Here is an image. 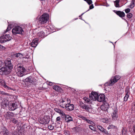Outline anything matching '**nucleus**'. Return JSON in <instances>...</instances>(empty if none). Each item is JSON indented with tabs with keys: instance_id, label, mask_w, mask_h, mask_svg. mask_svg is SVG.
I'll list each match as a JSON object with an SVG mask.
<instances>
[{
	"instance_id": "1",
	"label": "nucleus",
	"mask_w": 135,
	"mask_h": 135,
	"mask_svg": "<svg viewBox=\"0 0 135 135\" xmlns=\"http://www.w3.org/2000/svg\"><path fill=\"white\" fill-rule=\"evenodd\" d=\"M17 71V74L20 77H22L27 74L26 70L20 64H18L16 66Z\"/></svg>"
},
{
	"instance_id": "2",
	"label": "nucleus",
	"mask_w": 135,
	"mask_h": 135,
	"mask_svg": "<svg viewBox=\"0 0 135 135\" xmlns=\"http://www.w3.org/2000/svg\"><path fill=\"white\" fill-rule=\"evenodd\" d=\"M12 32L14 35H16L17 34L22 35L24 33L22 28L18 26L15 27L12 29Z\"/></svg>"
},
{
	"instance_id": "3",
	"label": "nucleus",
	"mask_w": 135,
	"mask_h": 135,
	"mask_svg": "<svg viewBox=\"0 0 135 135\" xmlns=\"http://www.w3.org/2000/svg\"><path fill=\"white\" fill-rule=\"evenodd\" d=\"M49 18V16L48 14L44 13L39 18V22L41 23H45L47 22Z\"/></svg>"
},
{
	"instance_id": "4",
	"label": "nucleus",
	"mask_w": 135,
	"mask_h": 135,
	"mask_svg": "<svg viewBox=\"0 0 135 135\" xmlns=\"http://www.w3.org/2000/svg\"><path fill=\"white\" fill-rule=\"evenodd\" d=\"M120 78L121 77L119 75H116L112 77L111 79L109 82L106 83L105 85L109 86H112L114 84L117 82Z\"/></svg>"
},
{
	"instance_id": "5",
	"label": "nucleus",
	"mask_w": 135,
	"mask_h": 135,
	"mask_svg": "<svg viewBox=\"0 0 135 135\" xmlns=\"http://www.w3.org/2000/svg\"><path fill=\"white\" fill-rule=\"evenodd\" d=\"M38 121L42 124H47L50 121L49 117L47 116H45L43 118L38 119Z\"/></svg>"
},
{
	"instance_id": "6",
	"label": "nucleus",
	"mask_w": 135,
	"mask_h": 135,
	"mask_svg": "<svg viewBox=\"0 0 135 135\" xmlns=\"http://www.w3.org/2000/svg\"><path fill=\"white\" fill-rule=\"evenodd\" d=\"M80 107L83 109H85L86 111L90 113H92V109L90 105H85L83 103H81Z\"/></svg>"
},
{
	"instance_id": "7",
	"label": "nucleus",
	"mask_w": 135,
	"mask_h": 135,
	"mask_svg": "<svg viewBox=\"0 0 135 135\" xmlns=\"http://www.w3.org/2000/svg\"><path fill=\"white\" fill-rule=\"evenodd\" d=\"M11 39L9 35H7L5 36H2L0 37V43H2L7 41H9Z\"/></svg>"
},
{
	"instance_id": "8",
	"label": "nucleus",
	"mask_w": 135,
	"mask_h": 135,
	"mask_svg": "<svg viewBox=\"0 0 135 135\" xmlns=\"http://www.w3.org/2000/svg\"><path fill=\"white\" fill-rule=\"evenodd\" d=\"M5 64L6 67H7L9 70L13 68V65L11 63V60L9 58H7L5 61Z\"/></svg>"
},
{
	"instance_id": "9",
	"label": "nucleus",
	"mask_w": 135,
	"mask_h": 135,
	"mask_svg": "<svg viewBox=\"0 0 135 135\" xmlns=\"http://www.w3.org/2000/svg\"><path fill=\"white\" fill-rule=\"evenodd\" d=\"M10 72L8 70L7 67H4L0 69V74L1 75H4L8 74Z\"/></svg>"
},
{
	"instance_id": "10",
	"label": "nucleus",
	"mask_w": 135,
	"mask_h": 135,
	"mask_svg": "<svg viewBox=\"0 0 135 135\" xmlns=\"http://www.w3.org/2000/svg\"><path fill=\"white\" fill-rule=\"evenodd\" d=\"M98 95V93L92 91L89 95V98L91 100L96 101L97 100Z\"/></svg>"
},
{
	"instance_id": "11",
	"label": "nucleus",
	"mask_w": 135,
	"mask_h": 135,
	"mask_svg": "<svg viewBox=\"0 0 135 135\" xmlns=\"http://www.w3.org/2000/svg\"><path fill=\"white\" fill-rule=\"evenodd\" d=\"M25 81L26 82H29L30 83H32L35 84L37 80L36 79L33 78L32 76H30L26 78L25 79Z\"/></svg>"
},
{
	"instance_id": "12",
	"label": "nucleus",
	"mask_w": 135,
	"mask_h": 135,
	"mask_svg": "<svg viewBox=\"0 0 135 135\" xmlns=\"http://www.w3.org/2000/svg\"><path fill=\"white\" fill-rule=\"evenodd\" d=\"M118 110L116 108H115L114 110L113 111L112 114V119L114 120H117L118 116L117 115Z\"/></svg>"
},
{
	"instance_id": "13",
	"label": "nucleus",
	"mask_w": 135,
	"mask_h": 135,
	"mask_svg": "<svg viewBox=\"0 0 135 135\" xmlns=\"http://www.w3.org/2000/svg\"><path fill=\"white\" fill-rule=\"evenodd\" d=\"M105 96L103 94H101L98 95L97 98V100L100 102H103L105 100Z\"/></svg>"
},
{
	"instance_id": "14",
	"label": "nucleus",
	"mask_w": 135,
	"mask_h": 135,
	"mask_svg": "<svg viewBox=\"0 0 135 135\" xmlns=\"http://www.w3.org/2000/svg\"><path fill=\"white\" fill-rule=\"evenodd\" d=\"M109 107V105L107 103H104L101 106V109L102 110L104 111H107Z\"/></svg>"
},
{
	"instance_id": "15",
	"label": "nucleus",
	"mask_w": 135,
	"mask_h": 135,
	"mask_svg": "<svg viewBox=\"0 0 135 135\" xmlns=\"http://www.w3.org/2000/svg\"><path fill=\"white\" fill-rule=\"evenodd\" d=\"M113 12L120 17L122 18L125 16L124 12L119 11L113 10Z\"/></svg>"
},
{
	"instance_id": "16",
	"label": "nucleus",
	"mask_w": 135,
	"mask_h": 135,
	"mask_svg": "<svg viewBox=\"0 0 135 135\" xmlns=\"http://www.w3.org/2000/svg\"><path fill=\"white\" fill-rule=\"evenodd\" d=\"M8 101L7 99H3L1 103L2 107L3 108L7 107L8 105H9V104H8Z\"/></svg>"
},
{
	"instance_id": "17",
	"label": "nucleus",
	"mask_w": 135,
	"mask_h": 135,
	"mask_svg": "<svg viewBox=\"0 0 135 135\" xmlns=\"http://www.w3.org/2000/svg\"><path fill=\"white\" fill-rule=\"evenodd\" d=\"M62 117L63 118H64L65 121L67 122L72 121L73 120V118L71 116L69 115H66L65 114V115L63 116Z\"/></svg>"
},
{
	"instance_id": "18",
	"label": "nucleus",
	"mask_w": 135,
	"mask_h": 135,
	"mask_svg": "<svg viewBox=\"0 0 135 135\" xmlns=\"http://www.w3.org/2000/svg\"><path fill=\"white\" fill-rule=\"evenodd\" d=\"M79 117L83 120H85L86 122L90 124L93 125V124H94L93 122L90 120L87 119L86 117H84L82 115H79Z\"/></svg>"
},
{
	"instance_id": "19",
	"label": "nucleus",
	"mask_w": 135,
	"mask_h": 135,
	"mask_svg": "<svg viewBox=\"0 0 135 135\" xmlns=\"http://www.w3.org/2000/svg\"><path fill=\"white\" fill-rule=\"evenodd\" d=\"M9 105V109L11 110H14L17 108V105L16 103H12L11 104Z\"/></svg>"
},
{
	"instance_id": "20",
	"label": "nucleus",
	"mask_w": 135,
	"mask_h": 135,
	"mask_svg": "<svg viewBox=\"0 0 135 135\" xmlns=\"http://www.w3.org/2000/svg\"><path fill=\"white\" fill-rule=\"evenodd\" d=\"M74 108V105L73 104L69 103H67L66 105L65 109L67 110L72 111L73 110Z\"/></svg>"
},
{
	"instance_id": "21",
	"label": "nucleus",
	"mask_w": 135,
	"mask_h": 135,
	"mask_svg": "<svg viewBox=\"0 0 135 135\" xmlns=\"http://www.w3.org/2000/svg\"><path fill=\"white\" fill-rule=\"evenodd\" d=\"M67 101H64L62 100L59 103V105L61 108H65L66 106V105L67 104Z\"/></svg>"
},
{
	"instance_id": "22",
	"label": "nucleus",
	"mask_w": 135,
	"mask_h": 135,
	"mask_svg": "<svg viewBox=\"0 0 135 135\" xmlns=\"http://www.w3.org/2000/svg\"><path fill=\"white\" fill-rule=\"evenodd\" d=\"M0 82L1 85L3 86L4 88L7 89H11V88L10 87L7 86L5 83L4 81L3 80H0Z\"/></svg>"
},
{
	"instance_id": "23",
	"label": "nucleus",
	"mask_w": 135,
	"mask_h": 135,
	"mask_svg": "<svg viewBox=\"0 0 135 135\" xmlns=\"http://www.w3.org/2000/svg\"><path fill=\"white\" fill-rule=\"evenodd\" d=\"M54 110L56 112L59 113L62 116L65 115V113L61 110L57 108H55L54 109Z\"/></svg>"
},
{
	"instance_id": "24",
	"label": "nucleus",
	"mask_w": 135,
	"mask_h": 135,
	"mask_svg": "<svg viewBox=\"0 0 135 135\" xmlns=\"http://www.w3.org/2000/svg\"><path fill=\"white\" fill-rule=\"evenodd\" d=\"M38 40H33L30 44V45L33 47H35L38 44Z\"/></svg>"
},
{
	"instance_id": "25",
	"label": "nucleus",
	"mask_w": 135,
	"mask_h": 135,
	"mask_svg": "<svg viewBox=\"0 0 135 135\" xmlns=\"http://www.w3.org/2000/svg\"><path fill=\"white\" fill-rule=\"evenodd\" d=\"M125 92L126 94V95L124 97V100L125 101H126L127 100L129 97V93H128V91L127 89L125 90Z\"/></svg>"
},
{
	"instance_id": "26",
	"label": "nucleus",
	"mask_w": 135,
	"mask_h": 135,
	"mask_svg": "<svg viewBox=\"0 0 135 135\" xmlns=\"http://www.w3.org/2000/svg\"><path fill=\"white\" fill-rule=\"evenodd\" d=\"M6 117L7 119H10L13 117V115L12 113H7L6 114Z\"/></svg>"
},
{
	"instance_id": "27",
	"label": "nucleus",
	"mask_w": 135,
	"mask_h": 135,
	"mask_svg": "<svg viewBox=\"0 0 135 135\" xmlns=\"http://www.w3.org/2000/svg\"><path fill=\"white\" fill-rule=\"evenodd\" d=\"M135 0H132L130 4L129 5V7L132 9L134 6V5L135 4Z\"/></svg>"
},
{
	"instance_id": "28",
	"label": "nucleus",
	"mask_w": 135,
	"mask_h": 135,
	"mask_svg": "<svg viewBox=\"0 0 135 135\" xmlns=\"http://www.w3.org/2000/svg\"><path fill=\"white\" fill-rule=\"evenodd\" d=\"M37 35L41 37H44L45 36L44 33L43 31H41L38 33Z\"/></svg>"
},
{
	"instance_id": "29",
	"label": "nucleus",
	"mask_w": 135,
	"mask_h": 135,
	"mask_svg": "<svg viewBox=\"0 0 135 135\" xmlns=\"http://www.w3.org/2000/svg\"><path fill=\"white\" fill-rule=\"evenodd\" d=\"M53 89L56 91L60 90L61 89L60 87L57 85H55L53 86Z\"/></svg>"
},
{
	"instance_id": "30",
	"label": "nucleus",
	"mask_w": 135,
	"mask_h": 135,
	"mask_svg": "<svg viewBox=\"0 0 135 135\" xmlns=\"http://www.w3.org/2000/svg\"><path fill=\"white\" fill-rule=\"evenodd\" d=\"M119 0H117L115 1L114 2V5L115 7H120L119 4Z\"/></svg>"
},
{
	"instance_id": "31",
	"label": "nucleus",
	"mask_w": 135,
	"mask_h": 135,
	"mask_svg": "<svg viewBox=\"0 0 135 135\" xmlns=\"http://www.w3.org/2000/svg\"><path fill=\"white\" fill-rule=\"evenodd\" d=\"M84 100L87 103H90L91 102V99L89 98H88L86 97L83 98Z\"/></svg>"
},
{
	"instance_id": "32",
	"label": "nucleus",
	"mask_w": 135,
	"mask_h": 135,
	"mask_svg": "<svg viewBox=\"0 0 135 135\" xmlns=\"http://www.w3.org/2000/svg\"><path fill=\"white\" fill-rule=\"evenodd\" d=\"M126 129L125 128H123L122 131V135H126L127 134Z\"/></svg>"
},
{
	"instance_id": "33",
	"label": "nucleus",
	"mask_w": 135,
	"mask_h": 135,
	"mask_svg": "<svg viewBox=\"0 0 135 135\" xmlns=\"http://www.w3.org/2000/svg\"><path fill=\"white\" fill-rule=\"evenodd\" d=\"M97 127L99 130L102 132H103V130L105 129H104L103 128L102 126H97Z\"/></svg>"
},
{
	"instance_id": "34",
	"label": "nucleus",
	"mask_w": 135,
	"mask_h": 135,
	"mask_svg": "<svg viewBox=\"0 0 135 135\" xmlns=\"http://www.w3.org/2000/svg\"><path fill=\"white\" fill-rule=\"evenodd\" d=\"M102 122L104 123H107L108 122V121L107 118H102Z\"/></svg>"
},
{
	"instance_id": "35",
	"label": "nucleus",
	"mask_w": 135,
	"mask_h": 135,
	"mask_svg": "<svg viewBox=\"0 0 135 135\" xmlns=\"http://www.w3.org/2000/svg\"><path fill=\"white\" fill-rule=\"evenodd\" d=\"M89 128L91 130L94 131H96L95 129V128L91 125H89Z\"/></svg>"
},
{
	"instance_id": "36",
	"label": "nucleus",
	"mask_w": 135,
	"mask_h": 135,
	"mask_svg": "<svg viewBox=\"0 0 135 135\" xmlns=\"http://www.w3.org/2000/svg\"><path fill=\"white\" fill-rule=\"evenodd\" d=\"M102 132L104 133L106 135H109L110 134H109L105 129L103 130Z\"/></svg>"
},
{
	"instance_id": "37",
	"label": "nucleus",
	"mask_w": 135,
	"mask_h": 135,
	"mask_svg": "<svg viewBox=\"0 0 135 135\" xmlns=\"http://www.w3.org/2000/svg\"><path fill=\"white\" fill-rule=\"evenodd\" d=\"M115 126L112 125H110L107 128L108 129H109L111 128H115Z\"/></svg>"
},
{
	"instance_id": "38",
	"label": "nucleus",
	"mask_w": 135,
	"mask_h": 135,
	"mask_svg": "<svg viewBox=\"0 0 135 135\" xmlns=\"http://www.w3.org/2000/svg\"><path fill=\"white\" fill-rule=\"evenodd\" d=\"M23 55L20 53H18L16 55V56L17 57H22Z\"/></svg>"
},
{
	"instance_id": "39",
	"label": "nucleus",
	"mask_w": 135,
	"mask_h": 135,
	"mask_svg": "<svg viewBox=\"0 0 135 135\" xmlns=\"http://www.w3.org/2000/svg\"><path fill=\"white\" fill-rule=\"evenodd\" d=\"M2 133L5 135H7L8 133V131L7 130H6L5 131L2 132Z\"/></svg>"
},
{
	"instance_id": "40",
	"label": "nucleus",
	"mask_w": 135,
	"mask_h": 135,
	"mask_svg": "<svg viewBox=\"0 0 135 135\" xmlns=\"http://www.w3.org/2000/svg\"><path fill=\"white\" fill-rule=\"evenodd\" d=\"M48 128L51 130L53 129L54 128V126L52 125H50L48 126Z\"/></svg>"
},
{
	"instance_id": "41",
	"label": "nucleus",
	"mask_w": 135,
	"mask_h": 135,
	"mask_svg": "<svg viewBox=\"0 0 135 135\" xmlns=\"http://www.w3.org/2000/svg\"><path fill=\"white\" fill-rule=\"evenodd\" d=\"M132 14L131 13H129L127 15V17L129 18H131L132 17Z\"/></svg>"
},
{
	"instance_id": "42",
	"label": "nucleus",
	"mask_w": 135,
	"mask_h": 135,
	"mask_svg": "<svg viewBox=\"0 0 135 135\" xmlns=\"http://www.w3.org/2000/svg\"><path fill=\"white\" fill-rule=\"evenodd\" d=\"M133 130H132V129H129V131H130L132 133H135V125L133 126Z\"/></svg>"
},
{
	"instance_id": "43",
	"label": "nucleus",
	"mask_w": 135,
	"mask_h": 135,
	"mask_svg": "<svg viewBox=\"0 0 135 135\" xmlns=\"http://www.w3.org/2000/svg\"><path fill=\"white\" fill-rule=\"evenodd\" d=\"M130 11V9L127 8L125 9V12L126 13H128Z\"/></svg>"
},
{
	"instance_id": "44",
	"label": "nucleus",
	"mask_w": 135,
	"mask_h": 135,
	"mask_svg": "<svg viewBox=\"0 0 135 135\" xmlns=\"http://www.w3.org/2000/svg\"><path fill=\"white\" fill-rule=\"evenodd\" d=\"M0 94H1L3 95H7V94L5 93L4 91H0Z\"/></svg>"
},
{
	"instance_id": "45",
	"label": "nucleus",
	"mask_w": 135,
	"mask_h": 135,
	"mask_svg": "<svg viewBox=\"0 0 135 135\" xmlns=\"http://www.w3.org/2000/svg\"><path fill=\"white\" fill-rule=\"evenodd\" d=\"M12 121L13 122V123H16L17 122V120H16L14 118L12 120Z\"/></svg>"
},
{
	"instance_id": "46",
	"label": "nucleus",
	"mask_w": 135,
	"mask_h": 135,
	"mask_svg": "<svg viewBox=\"0 0 135 135\" xmlns=\"http://www.w3.org/2000/svg\"><path fill=\"white\" fill-rule=\"evenodd\" d=\"M87 2L89 5L92 3V1L91 0H88Z\"/></svg>"
},
{
	"instance_id": "47",
	"label": "nucleus",
	"mask_w": 135,
	"mask_h": 135,
	"mask_svg": "<svg viewBox=\"0 0 135 135\" xmlns=\"http://www.w3.org/2000/svg\"><path fill=\"white\" fill-rule=\"evenodd\" d=\"M11 27L10 25H9L7 27V29H6V31H9L11 29Z\"/></svg>"
},
{
	"instance_id": "48",
	"label": "nucleus",
	"mask_w": 135,
	"mask_h": 135,
	"mask_svg": "<svg viewBox=\"0 0 135 135\" xmlns=\"http://www.w3.org/2000/svg\"><path fill=\"white\" fill-rule=\"evenodd\" d=\"M60 117H57L56 119V120L57 121H60Z\"/></svg>"
},
{
	"instance_id": "49",
	"label": "nucleus",
	"mask_w": 135,
	"mask_h": 135,
	"mask_svg": "<svg viewBox=\"0 0 135 135\" xmlns=\"http://www.w3.org/2000/svg\"><path fill=\"white\" fill-rule=\"evenodd\" d=\"M94 6L93 4H91L89 7V9H91L94 8Z\"/></svg>"
},
{
	"instance_id": "50",
	"label": "nucleus",
	"mask_w": 135,
	"mask_h": 135,
	"mask_svg": "<svg viewBox=\"0 0 135 135\" xmlns=\"http://www.w3.org/2000/svg\"><path fill=\"white\" fill-rule=\"evenodd\" d=\"M64 133L66 135H69V131H67L66 132H65Z\"/></svg>"
},
{
	"instance_id": "51",
	"label": "nucleus",
	"mask_w": 135,
	"mask_h": 135,
	"mask_svg": "<svg viewBox=\"0 0 135 135\" xmlns=\"http://www.w3.org/2000/svg\"><path fill=\"white\" fill-rule=\"evenodd\" d=\"M0 48H2V50H4V47H3V46L0 45Z\"/></svg>"
},
{
	"instance_id": "52",
	"label": "nucleus",
	"mask_w": 135,
	"mask_h": 135,
	"mask_svg": "<svg viewBox=\"0 0 135 135\" xmlns=\"http://www.w3.org/2000/svg\"><path fill=\"white\" fill-rule=\"evenodd\" d=\"M52 84V82H50L49 83V85H51Z\"/></svg>"
},
{
	"instance_id": "53",
	"label": "nucleus",
	"mask_w": 135,
	"mask_h": 135,
	"mask_svg": "<svg viewBox=\"0 0 135 135\" xmlns=\"http://www.w3.org/2000/svg\"><path fill=\"white\" fill-rule=\"evenodd\" d=\"M83 14V13L81 15H82Z\"/></svg>"
},
{
	"instance_id": "54",
	"label": "nucleus",
	"mask_w": 135,
	"mask_h": 135,
	"mask_svg": "<svg viewBox=\"0 0 135 135\" xmlns=\"http://www.w3.org/2000/svg\"><path fill=\"white\" fill-rule=\"evenodd\" d=\"M134 92H135V90H134Z\"/></svg>"
},
{
	"instance_id": "55",
	"label": "nucleus",
	"mask_w": 135,
	"mask_h": 135,
	"mask_svg": "<svg viewBox=\"0 0 135 135\" xmlns=\"http://www.w3.org/2000/svg\"><path fill=\"white\" fill-rule=\"evenodd\" d=\"M41 0V1H42L43 0Z\"/></svg>"
}]
</instances>
